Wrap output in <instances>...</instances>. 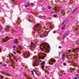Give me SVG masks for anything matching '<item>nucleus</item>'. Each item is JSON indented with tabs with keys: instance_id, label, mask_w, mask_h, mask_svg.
<instances>
[{
	"instance_id": "obj_34",
	"label": "nucleus",
	"mask_w": 79,
	"mask_h": 79,
	"mask_svg": "<svg viewBox=\"0 0 79 79\" xmlns=\"http://www.w3.org/2000/svg\"><path fill=\"white\" fill-rule=\"evenodd\" d=\"M13 48H14V49L16 48V46L14 45V46H13Z\"/></svg>"
},
{
	"instance_id": "obj_53",
	"label": "nucleus",
	"mask_w": 79,
	"mask_h": 79,
	"mask_svg": "<svg viewBox=\"0 0 79 79\" xmlns=\"http://www.w3.org/2000/svg\"><path fill=\"white\" fill-rule=\"evenodd\" d=\"M22 66H23V67H24V65H22Z\"/></svg>"
},
{
	"instance_id": "obj_20",
	"label": "nucleus",
	"mask_w": 79,
	"mask_h": 79,
	"mask_svg": "<svg viewBox=\"0 0 79 79\" xmlns=\"http://www.w3.org/2000/svg\"><path fill=\"white\" fill-rule=\"evenodd\" d=\"M14 44H16L17 43V40H15L14 41Z\"/></svg>"
},
{
	"instance_id": "obj_8",
	"label": "nucleus",
	"mask_w": 79,
	"mask_h": 79,
	"mask_svg": "<svg viewBox=\"0 0 79 79\" xmlns=\"http://www.w3.org/2000/svg\"><path fill=\"white\" fill-rule=\"evenodd\" d=\"M9 39V38L8 37H6V39H3V41L4 42H7L8 40Z\"/></svg>"
},
{
	"instance_id": "obj_41",
	"label": "nucleus",
	"mask_w": 79,
	"mask_h": 79,
	"mask_svg": "<svg viewBox=\"0 0 79 79\" xmlns=\"http://www.w3.org/2000/svg\"><path fill=\"white\" fill-rule=\"evenodd\" d=\"M11 1H12V2H15V0H11Z\"/></svg>"
},
{
	"instance_id": "obj_37",
	"label": "nucleus",
	"mask_w": 79,
	"mask_h": 79,
	"mask_svg": "<svg viewBox=\"0 0 79 79\" xmlns=\"http://www.w3.org/2000/svg\"><path fill=\"white\" fill-rule=\"evenodd\" d=\"M66 63H64L63 64L64 66H66Z\"/></svg>"
},
{
	"instance_id": "obj_17",
	"label": "nucleus",
	"mask_w": 79,
	"mask_h": 79,
	"mask_svg": "<svg viewBox=\"0 0 79 79\" xmlns=\"http://www.w3.org/2000/svg\"><path fill=\"white\" fill-rule=\"evenodd\" d=\"M63 26H64V27H62L61 30H63V29H64V28L65 27V25H63Z\"/></svg>"
},
{
	"instance_id": "obj_28",
	"label": "nucleus",
	"mask_w": 79,
	"mask_h": 79,
	"mask_svg": "<svg viewBox=\"0 0 79 79\" xmlns=\"http://www.w3.org/2000/svg\"><path fill=\"white\" fill-rule=\"evenodd\" d=\"M1 73H2V74H5V72H1Z\"/></svg>"
},
{
	"instance_id": "obj_49",
	"label": "nucleus",
	"mask_w": 79,
	"mask_h": 79,
	"mask_svg": "<svg viewBox=\"0 0 79 79\" xmlns=\"http://www.w3.org/2000/svg\"><path fill=\"white\" fill-rule=\"evenodd\" d=\"M53 33H54V34L56 33V31H53Z\"/></svg>"
},
{
	"instance_id": "obj_50",
	"label": "nucleus",
	"mask_w": 79,
	"mask_h": 79,
	"mask_svg": "<svg viewBox=\"0 0 79 79\" xmlns=\"http://www.w3.org/2000/svg\"><path fill=\"white\" fill-rule=\"evenodd\" d=\"M58 54H59V55H60V52H58Z\"/></svg>"
},
{
	"instance_id": "obj_39",
	"label": "nucleus",
	"mask_w": 79,
	"mask_h": 79,
	"mask_svg": "<svg viewBox=\"0 0 79 79\" xmlns=\"http://www.w3.org/2000/svg\"><path fill=\"white\" fill-rule=\"evenodd\" d=\"M2 66H6V64H3Z\"/></svg>"
},
{
	"instance_id": "obj_33",
	"label": "nucleus",
	"mask_w": 79,
	"mask_h": 79,
	"mask_svg": "<svg viewBox=\"0 0 79 79\" xmlns=\"http://www.w3.org/2000/svg\"><path fill=\"white\" fill-rule=\"evenodd\" d=\"M68 52H71V50H69Z\"/></svg>"
},
{
	"instance_id": "obj_48",
	"label": "nucleus",
	"mask_w": 79,
	"mask_h": 79,
	"mask_svg": "<svg viewBox=\"0 0 79 79\" xmlns=\"http://www.w3.org/2000/svg\"><path fill=\"white\" fill-rule=\"evenodd\" d=\"M6 27H10V26H7Z\"/></svg>"
},
{
	"instance_id": "obj_57",
	"label": "nucleus",
	"mask_w": 79,
	"mask_h": 79,
	"mask_svg": "<svg viewBox=\"0 0 79 79\" xmlns=\"http://www.w3.org/2000/svg\"><path fill=\"white\" fill-rule=\"evenodd\" d=\"M78 23H79V22H77V23H76V24H78Z\"/></svg>"
},
{
	"instance_id": "obj_19",
	"label": "nucleus",
	"mask_w": 79,
	"mask_h": 79,
	"mask_svg": "<svg viewBox=\"0 0 79 79\" xmlns=\"http://www.w3.org/2000/svg\"><path fill=\"white\" fill-rule=\"evenodd\" d=\"M19 48H20V50H21V48H22V46H18Z\"/></svg>"
},
{
	"instance_id": "obj_1",
	"label": "nucleus",
	"mask_w": 79,
	"mask_h": 79,
	"mask_svg": "<svg viewBox=\"0 0 79 79\" xmlns=\"http://www.w3.org/2000/svg\"><path fill=\"white\" fill-rule=\"evenodd\" d=\"M40 48L42 51L44 52H49L50 51V47L46 43H43L40 45Z\"/></svg>"
},
{
	"instance_id": "obj_12",
	"label": "nucleus",
	"mask_w": 79,
	"mask_h": 79,
	"mask_svg": "<svg viewBox=\"0 0 79 79\" xmlns=\"http://www.w3.org/2000/svg\"><path fill=\"white\" fill-rule=\"evenodd\" d=\"M39 63L38 62H35L34 64V65L37 66V65H38V64H39Z\"/></svg>"
},
{
	"instance_id": "obj_61",
	"label": "nucleus",
	"mask_w": 79,
	"mask_h": 79,
	"mask_svg": "<svg viewBox=\"0 0 79 79\" xmlns=\"http://www.w3.org/2000/svg\"><path fill=\"white\" fill-rule=\"evenodd\" d=\"M0 64H1V63H0Z\"/></svg>"
},
{
	"instance_id": "obj_3",
	"label": "nucleus",
	"mask_w": 79,
	"mask_h": 79,
	"mask_svg": "<svg viewBox=\"0 0 79 79\" xmlns=\"http://www.w3.org/2000/svg\"><path fill=\"white\" fill-rule=\"evenodd\" d=\"M40 30V25L39 24H38L36 25V26L35 27V30L36 32H37V31H39Z\"/></svg>"
},
{
	"instance_id": "obj_31",
	"label": "nucleus",
	"mask_w": 79,
	"mask_h": 79,
	"mask_svg": "<svg viewBox=\"0 0 79 79\" xmlns=\"http://www.w3.org/2000/svg\"><path fill=\"white\" fill-rule=\"evenodd\" d=\"M53 16L54 17V18H55V17H56V15H53Z\"/></svg>"
},
{
	"instance_id": "obj_46",
	"label": "nucleus",
	"mask_w": 79,
	"mask_h": 79,
	"mask_svg": "<svg viewBox=\"0 0 79 79\" xmlns=\"http://www.w3.org/2000/svg\"><path fill=\"white\" fill-rule=\"evenodd\" d=\"M32 6H34V4H33L32 5Z\"/></svg>"
},
{
	"instance_id": "obj_15",
	"label": "nucleus",
	"mask_w": 79,
	"mask_h": 79,
	"mask_svg": "<svg viewBox=\"0 0 79 79\" xmlns=\"http://www.w3.org/2000/svg\"><path fill=\"white\" fill-rule=\"evenodd\" d=\"M34 47V44H33V43H31V46H30V47H32L33 48Z\"/></svg>"
},
{
	"instance_id": "obj_54",
	"label": "nucleus",
	"mask_w": 79,
	"mask_h": 79,
	"mask_svg": "<svg viewBox=\"0 0 79 79\" xmlns=\"http://www.w3.org/2000/svg\"><path fill=\"white\" fill-rule=\"evenodd\" d=\"M67 57L69 58V56L68 55H67Z\"/></svg>"
},
{
	"instance_id": "obj_52",
	"label": "nucleus",
	"mask_w": 79,
	"mask_h": 79,
	"mask_svg": "<svg viewBox=\"0 0 79 79\" xmlns=\"http://www.w3.org/2000/svg\"><path fill=\"white\" fill-rule=\"evenodd\" d=\"M2 32L3 33V34H4V31H2Z\"/></svg>"
},
{
	"instance_id": "obj_59",
	"label": "nucleus",
	"mask_w": 79,
	"mask_h": 79,
	"mask_svg": "<svg viewBox=\"0 0 79 79\" xmlns=\"http://www.w3.org/2000/svg\"><path fill=\"white\" fill-rule=\"evenodd\" d=\"M72 70H74V69H73Z\"/></svg>"
},
{
	"instance_id": "obj_14",
	"label": "nucleus",
	"mask_w": 79,
	"mask_h": 79,
	"mask_svg": "<svg viewBox=\"0 0 79 79\" xmlns=\"http://www.w3.org/2000/svg\"><path fill=\"white\" fill-rule=\"evenodd\" d=\"M77 8H75L72 12V13L73 14V13H74V12L75 11H77Z\"/></svg>"
},
{
	"instance_id": "obj_47",
	"label": "nucleus",
	"mask_w": 79,
	"mask_h": 79,
	"mask_svg": "<svg viewBox=\"0 0 79 79\" xmlns=\"http://www.w3.org/2000/svg\"><path fill=\"white\" fill-rule=\"evenodd\" d=\"M39 18H41L42 17V16L40 15V16H39Z\"/></svg>"
},
{
	"instance_id": "obj_32",
	"label": "nucleus",
	"mask_w": 79,
	"mask_h": 79,
	"mask_svg": "<svg viewBox=\"0 0 79 79\" xmlns=\"http://www.w3.org/2000/svg\"><path fill=\"white\" fill-rule=\"evenodd\" d=\"M36 44H37V43H38V41L37 40H36L35 41Z\"/></svg>"
},
{
	"instance_id": "obj_11",
	"label": "nucleus",
	"mask_w": 79,
	"mask_h": 79,
	"mask_svg": "<svg viewBox=\"0 0 79 79\" xmlns=\"http://www.w3.org/2000/svg\"><path fill=\"white\" fill-rule=\"evenodd\" d=\"M62 60H64L65 58L64 57V54H62L61 56Z\"/></svg>"
},
{
	"instance_id": "obj_55",
	"label": "nucleus",
	"mask_w": 79,
	"mask_h": 79,
	"mask_svg": "<svg viewBox=\"0 0 79 79\" xmlns=\"http://www.w3.org/2000/svg\"><path fill=\"white\" fill-rule=\"evenodd\" d=\"M75 79H77V77H75Z\"/></svg>"
},
{
	"instance_id": "obj_13",
	"label": "nucleus",
	"mask_w": 79,
	"mask_h": 79,
	"mask_svg": "<svg viewBox=\"0 0 79 79\" xmlns=\"http://www.w3.org/2000/svg\"><path fill=\"white\" fill-rule=\"evenodd\" d=\"M60 12L62 15H64V10H62Z\"/></svg>"
},
{
	"instance_id": "obj_40",
	"label": "nucleus",
	"mask_w": 79,
	"mask_h": 79,
	"mask_svg": "<svg viewBox=\"0 0 79 79\" xmlns=\"http://www.w3.org/2000/svg\"><path fill=\"white\" fill-rule=\"evenodd\" d=\"M18 20L19 21H20V18L19 17L18 18Z\"/></svg>"
},
{
	"instance_id": "obj_26",
	"label": "nucleus",
	"mask_w": 79,
	"mask_h": 79,
	"mask_svg": "<svg viewBox=\"0 0 79 79\" xmlns=\"http://www.w3.org/2000/svg\"><path fill=\"white\" fill-rule=\"evenodd\" d=\"M56 9H57V8H56V7H54L53 8V10H56Z\"/></svg>"
},
{
	"instance_id": "obj_6",
	"label": "nucleus",
	"mask_w": 79,
	"mask_h": 79,
	"mask_svg": "<svg viewBox=\"0 0 79 79\" xmlns=\"http://www.w3.org/2000/svg\"><path fill=\"white\" fill-rule=\"evenodd\" d=\"M47 34H42L40 35V37H41V38H42L43 37H47Z\"/></svg>"
},
{
	"instance_id": "obj_5",
	"label": "nucleus",
	"mask_w": 79,
	"mask_h": 79,
	"mask_svg": "<svg viewBox=\"0 0 79 79\" xmlns=\"http://www.w3.org/2000/svg\"><path fill=\"white\" fill-rule=\"evenodd\" d=\"M24 56L26 58H27L28 56H29V53L28 52H26L23 54Z\"/></svg>"
},
{
	"instance_id": "obj_64",
	"label": "nucleus",
	"mask_w": 79,
	"mask_h": 79,
	"mask_svg": "<svg viewBox=\"0 0 79 79\" xmlns=\"http://www.w3.org/2000/svg\"><path fill=\"white\" fill-rule=\"evenodd\" d=\"M35 71H37V70H36Z\"/></svg>"
},
{
	"instance_id": "obj_22",
	"label": "nucleus",
	"mask_w": 79,
	"mask_h": 79,
	"mask_svg": "<svg viewBox=\"0 0 79 79\" xmlns=\"http://www.w3.org/2000/svg\"><path fill=\"white\" fill-rule=\"evenodd\" d=\"M25 7H26V8L27 7H28V6H29V5H25Z\"/></svg>"
},
{
	"instance_id": "obj_30",
	"label": "nucleus",
	"mask_w": 79,
	"mask_h": 79,
	"mask_svg": "<svg viewBox=\"0 0 79 79\" xmlns=\"http://www.w3.org/2000/svg\"><path fill=\"white\" fill-rule=\"evenodd\" d=\"M48 9L49 10H50V9H51V7L50 6H49L48 7Z\"/></svg>"
},
{
	"instance_id": "obj_38",
	"label": "nucleus",
	"mask_w": 79,
	"mask_h": 79,
	"mask_svg": "<svg viewBox=\"0 0 79 79\" xmlns=\"http://www.w3.org/2000/svg\"><path fill=\"white\" fill-rule=\"evenodd\" d=\"M77 73H79V69H77Z\"/></svg>"
},
{
	"instance_id": "obj_42",
	"label": "nucleus",
	"mask_w": 79,
	"mask_h": 79,
	"mask_svg": "<svg viewBox=\"0 0 79 79\" xmlns=\"http://www.w3.org/2000/svg\"><path fill=\"white\" fill-rule=\"evenodd\" d=\"M4 74H5V75L6 76V75H7V73H5Z\"/></svg>"
},
{
	"instance_id": "obj_4",
	"label": "nucleus",
	"mask_w": 79,
	"mask_h": 79,
	"mask_svg": "<svg viewBox=\"0 0 79 79\" xmlns=\"http://www.w3.org/2000/svg\"><path fill=\"white\" fill-rule=\"evenodd\" d=\"M50 62L49 63V64H51V65H53V64L55 63V60L54 59H51L50 60Z\"/></svg>"
},
{
	"instance_id": "obj_62",
	"label": "nucleus",
	"mask_w": 79,
	"mask_h": 79,
	"mask_svg": "<svg viewBox=\"0 0 79 79\" xmlns=\"http://www.w3.org/2000/svg\"><path fill=\"white\" fill-rule=\"evenodd\" d=\"M78 27H79V26H78Z\"/></svg>"
},
{
	"instance_id": "obj_7",
	"label": "nucleus",
	"mask_w": 79,
	"mask_h": 79,
	"mask_svg": "<svg viewBox=\"0 0 79 79\" xmlns=\"http://www.w3.org/2000/svg\"><path fill=\"white\" fill-rule=\"evenodd\" d=\"M69 33V31H68L67 33L66 34H65L63 35V39H64L66 37H67V36L68 35V34Z\"/></svg>"
},
{
	"instance_id": "obj_16",
	"label": "nucleus",
	"mask_w": 79,
	"mask_h": 79,
	"mask_svg": "<svg viewBox=\"0 0 79 79\" xmlns=\"http://www.w3.org/2000/svg\"><path fill=\"white\" fill-rule=\"evenodd\" d=\"M17 50H17V53H20V52H21V51L19 50V48H17Z\"/></svg>"
},
{
	"instance_id": "obj_35",
	"label": "nucleus",
	"mask_w": 79,
	"mask_h": 79,
	"mask_svg": "<svg viewBox=\"0 0 79 79\" xmlns=\"http://www.w3.org/2000/svg\"><path fill=\"white\" fill-rule=\"evenodd\" d=\"M13 53L14 54H15V55H16V53L15 52H13Z\"/></svg>"
},
{
	"instance_id": "obj_21",
	"label": "nucleus",
	"mask_w": 79,
	"mask_h": 79,
	"mask_svg": "<svg viewBox=\"0 0 79 79\" xmlns=\"http://www.w3.org/2000/svg\"><path fill=\"white\" fill-rule=\"evenodd\" d=\"M79 42L78 41H76L75 42V44H79Z\"/></svg>"
},
{
	"instance_id": "obj_51",
	"label": "nucleus",
	"mask_w": 79,
	"mask_h": 79,
	"mask_svg": "<svg viewBox=\"0 0 79 79\" xmlns=\"http://www.w3.org/2000/svg\"><path fill=\"white\" fill-rule=\"evenodd\" d=\"M76 76H79V74H77L76 75Z\"/></svg>"
},
{
	"instance_id": "obj_45",
	"label": "nucleus",
	"mask_w": 79,
	"mask_h": 79,
	"mask_svg": "<svg viewBox=\"0 0 79 79\" xmlns=\"http://www.w3.org/2000/svg\"><path fill=\"white\" fill-rule=\"evenodd\" d=\"M9 29V27H6V29Z\"/></svg>"
},
{
	"instance_id": "obj_24",
	"label": "nucleus",
	"mask_w": 79,
	"mask_h": 79,
	"mask_svg": "<svg viewBox=\"0 0 79 79\" xmlns=\"http://www.w3.org/2000/svg\"><path fill=\"white\" fill-rule=\"evenodd\" d=\"M12 59H10V60H9V61H10V62H12Z\"/></svg>"
},
{
	"instance_id": "obj_56",
	"label": "nucleus",
	"mask_w": 79,
	"mask_h": 79,
	"mask_svg": "<svg viewBox=\"0 0 79 79\" xmlns=\"http://www.w3.org/2000/svg\"><path fill=\"white\" fill-rule=\"evenodd\" d=\"M63 74H66V73H64Z\"/></svg>"
},
{
	"instance_id": "obj_60",
	"label": "nucleus",
	"mask_w": 79,
	"mask_h": 79,
	"mask_svg": "<svg viewBox=\"0 0 79 79\" xmlns=\"http://www.w3.org/2000/svg\"><path fill=\"white\" fill-rule=\"evenodd\" d=\"M14 59H15V60H16V58H14Z\"/></svg>"
},
{
	"instance_id": "obj_25",
	"label": "nucleus",
	"mask_w": 79,
	"mask_h": 79,
	"mask_svg": "<svg viewBox=\"0 0 79 79\" xmlns=\"http://www.w3.org/2000/svg\"><path fill=\"white\" fill-rule=\"evenodd\" d=\"M42 10H46V9H45V8H42Z\"/></svg>"
},
{
	"instance_id": "obj_10",
	"label": "nucleus",
	"mask_w": 79,
	"mask_h": 79,
	"mask_svg": "<svg viewBox=\"0 0 79 79\" xmlns=\"http://www.w3.org/2000/svg\"><path fill=\"white\" fill-rule=\"evenodd\" d=\"M68 23V21L66 20H64L62 23V25H64V24H66Z\"/></svg>"
},
{
	"instance_id": "obj_43",
	"label": "nucleus",
	"mask_w": 79,
	"mask_h": 79,
	"mask_svg": "<svg viewBox=\"0 0 79 79\" xmlns=\"http://www.w3.org/2000/svg\"><path fill=\"white\" fill-rule=\"evenodd\" d=\"M9 58H11V56H10V55H9Z\"/></svg>"
},
{
	"instance_id": "obj_44",
	"label": "nucleus",
	"mask_w": 79,
	"mask_h": 79,
	"mask_svg": "<svg viewBox=\"0 0 79 79\" xmlns=\"http://www.w3.org/2000/svg\"><path fill=\"white\" fill-rule=\"evenodd\" d=\"M28 17H29V18H30V17H31V15H28Z\"/></svg>"
},
{
	"instance_id": "obj_29",
	"label": "nucleus",
	"mask_w": 79,
	"mask_h": 79,
	"mask_svg": "<svg viewBox=\"0 0 79 79\" xmlns=\"http://www.w3.org/2000/svg\"><path fill=\"white\" fill-rule=\"evenodd\" d=\"M61 48H62V47L61 46H60L59 47V49H61Z\"/></svg>"
},
{
	"instance_id": "obj_9",
	"label": "nucleus",
	"mask_w": 79,
	"mask_h": 79,
	"mask_svg": "<svg viewBox=\"0 0 79 79\" xmlns=\"http://www.w3.org/2000/svg\"><path fill=\"white\" fill-rule=\"evenodd\" d=\"M76 50L77 52H78L79 51V48H77L75 49H73V52H76Z\"/></svg>"
},
{
	"instance_id": "obj_27",
	"label": "nucleus",
	"mask_w": 79,
	"mask_h": 79,
	"mask_svg": "<svg viewBox=\"0 0 79 79\" xmlns=\"http://www.w3.org/2000/svg\"><path fill=\"white\" fill-rule=\"evenodd\" d=\"M45 64V62H43L41 63V64Z\"/></svg>"
},
{
	"instance_id": "obj_2",
	"label": "nucleus",
	"mask_w": 79,
	"mask_h": 79,
	"mask_svg": "<svg viewBox=\"0 0 79 79\" xmlns=\"http://www.w3.org/2000/svg\"><path fill=\"white\" fill-rule=\"evenodd\" d=\"M43 56H39V54H38V56H34L33 57V60H37L38 58H39V60H40V59H42V60H44V58H45V57H46V54L44 53H42Z\"/></svg>"
},
{
	"instance_id": "obj_18",
	"label": "nucleus",
	"mask_w": 79,
	"mask_h": 79,
	"mask_svg": "<svg viewBox=\"0 0 79 79\" xmlns=\"http://www.w3.org/2000/svg\"><path fill=\"white\" fill-rule=\"evenodd\" d=\"M44 67H45V66L44 65H42L41 66V68L42 69H43L44 68Z\"/></svg>"
},
{
	"instance_id": "obj_63",
	"label": "nucleus",
	"mask_w": 79,
	"mask_h": 79,
	"mask_svg": "<svg viewBox=\"0 0 79 79\" xmlns=\"http://www.w3.org/2000/svg\"><path fill=\"white\" fill-rule=\"evenodd\" d=\"M28 47H29V46H27Z\"/></svg>"
},
{
	"instance_id": "obj_23",
	"label": "nucleus",
	"mask_w": 79,
	"mask_h": 79,
	"mask_svg": "<svg viewBox=\"0 0 79 79\" xmlns=\"http://www.w3.org/2000/svg\"><path fill=\"white\" fill-rule=\"evenodd\" d=\"M27 5H28L29 6H30V3L27 2Z\"/></svg>"
},
{
	"instance_id": "obj_36",
	"label": "nucleus",
	"mask_w": 79,
	"mask_h": 79,
	"mask_svg": "<svg viewBox=\"0 0 79 79\" xmlns=\"http://www.w3.org/2000/svg\"><path fill=\"white\" fill-rule=\"evenodd\" d=\"M31 72L33 75H34V72H33V71H31Z\"/></svg>"
},
{
	"instance_id": "obj_58",
	"label": "nucleus",
	"mask_w": 79,
	"mask_h": 79,
	"mask_svg": "<svg viewBox=\"0 0 79 79\" xmlns=\"http://www.w3.org/2000/svg\"><path fill=\"white\" fill-rule=\"evenodd\" d=\"M45 67H46V68H47V66H45Z\"/></svg>"
}]
</instances>
